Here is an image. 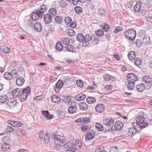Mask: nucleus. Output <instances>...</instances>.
<instances>
[{
    "instance_id": "603ef678",
    "label": "nucleus",
    "mask_w": 152,
    "mask_h": 152,
    "mask_svg": "<svg viewBox=\"0 0 152 152\" xmlns=\"http://www.w3.org/2000/svg\"><path fill=\"white\" fill-rule=\"evenodd\" d=\"M141 63V60L140 58H137L134 61V64L137 66L140 65Z\"/></svg>"
},
{
    "instance_id": "c03bdc74",
    "label": "nucleus",
    "mask_w": 152,
    "mask_h": 152,
    "mask_svg": "<svg viewBox=\"0 0 152 152\" xmlns=\"http://www.w3.org/2000/svg\"><path fill=\"white\" fill-rule=\"evenodd\" d=\"M143 81L145 82V84L146 83H149L151 82L152 80L151 78L148 76H143Z\"/></svg>"
},
{
    "instance_id": "f8f14e48",
    "label": "nucleus",
    "mask_w": 152,
    "mask_h": 152,
    "mask_svg": "<svg viewBox=\"0 0 152 152\" xmlns=\"http://www.w3.org/2000/svg\"><path fill=\"white\" fill-rule=\"evenodd\" d=\"M105 109L104 105L102 104H98L96 106L95 109L96 111L98 113H102Z\"/></svg>"
},
{
    "instance_id": "7c9ffc66",
    "label": "nucleus",
    "mask_w": 152,
    "mask_h": 152,
    "mask_svg": "<svg viewBox=\"0 0 152 152\" xmlns=\"http://www.w3.org/2000/svg\"><path fill=\"white\" fill-rule=\"evenodd\" d=\"M17 102L16 99L14 98L9 100L8 102V104L9 106L11 107H12L15 105Z\"/></svg>"
},
{
    "instance_id": "58836bf2",
    "label": "nucleus",
    "mask_w": 152,
    "mask_h": 152,
    "mask_svg": "<svg viewBox=\"0 0 152 152\" xmlns=\"http://www.w3.org/2000/svg\"><path fill=\"white\" fill-rule=\"evenodd\" d=\"M71 96H65L62 99V102H64L65 103H68L71 101Z\"/></svg>"
},
{
    "instance_id": "4be33fe9",
    "label": "nucleus",
    "mask_w": 152,
    "mask_h": 152,
    "mask_svg": "<svg viewBox=\"0 0 152 152\" xmlns=\"http://www.w3.org/2000/svg\"><path fill=\"white\" fill-rule=\"evenodd\" d=\"M86 97V96L84 94L80 93L76 95L75 97V99L76 100L82 101L84 100Z\"/></svg>"
},
{
    "instance_id": "c756f323",
    "label": "nucleus",
    "mask_w": 152,
    "mask_h": 152,
    "mask_svg": "<svg viewBox=\"0 0 152 152\" xmlns=\"http://www.w3.org/2000/svg\"><path fill=\"white\" fill-rule=\"evenodd\" d=\"M25 80L24 79L21 77L17 78L16 80V84L19 86L22 85L24 83Z\"/></svg>"
},
{
    "instance_id": "680f3d73",
    "label": "nucleus",
    "mask_w": 152,
    "mask_h": 152,
    "mask_svg": "<svg viewBox=\"0 0 152 152\" xmlns=\"http://www.w3.org/2000/svg\"><path fill=\"white\" fill-rule=\"evenodd\" d=\"M59 5L62 8H64L66 7L67 4L65 1H64V0H61L60 1V3H59Z\"/></svg>"
},
{
    "instance_id": "1a4fd4ad",
    "label": "nucleus",
    "mask_w": 152,
    "mask_h": 152,
    "mask_svg": "<svg viewBox=\"0 0 152 152\" xmlns=\"http://www.w3.org/2000/svg\"><path fill=\"white\" fill-rule=\"evenodd\" d=\"M90 121V119L86 117H82L78 118L76 120V121L78 123H87Z\"/></svg>"
},
{
    "instance_id": "423d86ee",
    "label": "nucleus",
    "mask_w": 152,
    "mask_h": 152,
    "mask_svg": "<svg viewBox=\"0 0 152 152\" xmlns=\"http://www.w3.org/2000/svg\"><path fill=\"white\" fill-rule=\"evenodd\" d=\"M64 83L63 81L59 80L56 83L55 87L54 88L55 91L56 93H58L61 89L63 87Z\"/></svg>"
},
{
    "instance_id": "338daca9",
    "label": "nucleus",
    "mask_w": 152,
    "mask_h": 152,
    "mask_svg": "<svg viewBox=\"0 0 152 152\" xmlns=\"http://www.w3.org/2000/svg\"><path fill=\"white\" fill-rule=\"evenodd\" d=\"M81 129L83 132H86L88 129V128L86 125H83L81 126Z\"/></svg>"
},
{
    "instance_id": "e2e57ef3",
    "label": "nucleus",
    "mask_w": 152,
    "mask_h": 152,
    "mask_svg": "<svg viewBox=\"0 0 152 152\" xmlns=\"http://www.w3.org/2000/svg\"><path fill=\"white\" fill-rule=\"evenodd\" d=\"M22 123L19 121H14L13 126L15 127H19L21 126Z\"/></svg>"
},
{
    "instance_id": "a878e982",
    "label": "nucleus",
    "mask_w": 152,
    "mask_h": 152,
    "mask_svg": "<svg viewBox=\"0 0 152 152\" xmlns=\"http://www.w3.org/2000/svg\"><path fill=\"white\" fill-rule=\"evenodd\" d=\"M81 141L80 139H77L75 141V147L77 151L80 149L82 146Z\"/></svg>"
},
{
    "instance_id": "f257e3e1",
    "label": "nucleus",
    "mask_w": 152,
    "mask_h": 152,
    "mask_svg": "<svg viewBox=\"0 0 152 152\" xmlns=\"http://www.w3.org/2000/svg\"><path fill=\"white\" fill-rule=\"evenodd\" d=\"M137 123L134 128H130L128 129V134L129 136H134L137 132H140L142 128V116L139 115L136 118Z\"/></svg>"
},
{
    "instance_id": "aec40b11",
    "label": "nucleus",
    "mask_w": 152,
    "mask_h": 152,
    "mask_svg": "<svg viewBox=\"0 0 152 152\" xmlns=\"http://www.w3.org/2000/svg\"><path fill=\"white\" fill-rule=\"evenodd\" d=\"M64 48L68 51L74 53L76 51L75 48L72 45H71L69 44L68 45H65L64 47Z\"/></svg>"
},
{
    "instance_id": "cd10ccee",
    "label": "nucleus",
    "mask_w": 152,
    "mask_h": 152,
    "mask_svg": "<svg viewBox=\"0 0 152 152\" xmlns=\"http://www.w3.org/2000/svg\"><path fill=\"white\" fill-rule=\"evenodd\" d=\"M42 114L43 116L48 119H51L53 117V115L50 114L48 111V110L43 111Z\"/></svg>"
},
{
    "instance_id": "412c9836",
    "label": "nucleus",
    "mask_w": 152,
    "mask_h": 152,
    "mask_svg": "<svg viewBox=\"0 0 152 152\" xmlns=\"http://www.w3.org/2000/svg\"><path fill=\"white\" fill-rule=\"evenodd\" d=\"M142 5V2L139 1L137 2L134 7V10L136 12L140 11L141 9V6Z\"/></svg>"
},
{
    "instance_id": "393cba45",
    "label": "nucleus",
    "mask_w": 152,
    "mask_h": 152,
    "mask_svg": "<svg viewBox=\"0 0 152 152\" xmlns=\"http://www.w3.org/2000/svg\"><path fill=\"white\" fill-rule=\"evenodd\" d=\"M51 100L55 103H58L61 102V99L59 97L54 95L52 96Z\"/></svg>"
},
{
    "instance_id": "49530a36",
    "label": "nucleus",
    "mask_w": 152,
    "mask_h": 152,
    "mask_svg": "<svg viewBox=\"0 0 152 152\" xmlns=\"http://www.w3.org/2000/svg\"><path fill=\"white\" fill-rule=\"evenodd\" d=\"M63 48V45L60 42H58L56 45V48L57 50L58 51H61Z\"/></svg>"
},
{
    "instance_id": "bf43d9fd",
    "label": "nucleus",
    "mask_w": 152,
    "mask_h": 152,
    "mask_svg": "<svg viewBox=\"0 0 152 152\" xmlns=\"http://www.w3.org/2000/svg\"><path fill=\"white\" fill-rule=\"evenodd\" d=\"M64 21L66 24L69 25L72 22V20L69 17H66L64 19Z\"/></svg>"
},
{
    "instance_id": "774afa93",
    "label": "nucleus",
    "mask_w": 152,
    "mask_h": 152,
    "mask_svg": "<svg viewBox=\"0 0 152 152\" xmlns=\"http://www.w3.org/2000/svg\"><path fill=\"white\" fill-rule=\"evenodd\" d=\"M136 44L137 46L139 48L141 47L142 45L141 40L139 39L136 40Z\"/></svg>"
},
{
    "instance_id": "0e129e2a",
    "label": "nucleus",
    "mask_w": 152,
    "mask_h": 152,
    "mask_svg": "<svg viewBox=\"0 0 152 152\" xmlns=\"http://www.w3.org/2000/svg\"><path fill=\"white\" fill-rule=\"evenodd\" d=\"M76 84L77 86H79L80 87H83V81L80 80H77L76 81Z\"/></svg>"
},
{
    "instance_id": "13d9d810",
    "label": "nucleus",
    "mask_w": 152,
    "mask_h": 152,
    "mask_svg": "<svg viewBox=\"0 0 152 152\" xmlns=\"http://www.w3.org/2000/svg\"><path fill=\"white\" fill-rule=\"evenodd\" d=\"M44 131L43 130H41L40 131L39 134V137L41 141L43 140Z\"/></svg>"
},
{
    "instance_id": "0eeeda50",
    "label": "nucleus",
    "mask_w": 152,
    "mask_h": 152,
    "mask_svg": "<svg viewBox=\"0 0 152 152\" xmlns=\"http://www.w3.org/2000/svg\"><path fill=\"white\" fill-rule=\"evenodd\" d=\"M96 135L95 131L92 129H89L88 132L86 133V138L88 140H90L93 139Z\"/></svg>"
},
{
    "instance_id": "f3484780",
    "label": "nucleus",
    "mask_w": 152,
    "mask_h": 152,
    "mask_svg": "<svg viewBox=\"0 0 152 152\" xmlns=\"http://www.w3.org/2000/svg\"><path fill=\"white\" fill-rule=\"evenodd\" d=\"M10 51V48L6 46H2L0 48V53L4 54L9 53Z\"/></svg>"
},
{
    "instance_id": "bb28decb",
    "label": "nucleus",
    "mask_w": 152,
    "mask_h": 152,
    "mask_svg": "<svg viewBox=\"0 0 152 152\" xmlns=\"http://www.w3.org/2000/svg\"><path fill=\"white\" fill-rule=\"evenodd\" d=\"M10 147L8 144L4 143L1 145V148L4 152H7L10 150Z\"/></svg>"
},
{
    "instance_id": "3c124183",
    "label": "nucleus",
    "mask_w": 152,
    "mask_h": 152,
    "mask_svg": "<svg viewBox=\"0 0 152 152\" xmlns=\"http://www.w3.org/2000/svg\"><path fill=\"white\" fill-rule=\"evenodd\" d=\"M112 77H113L112 76L107 73L105 74L104 76V79L106 81H108L111 80L112 79Z\"/></svg>"
},
{
    "instance_id": "ea45409f",
    "label": "nucleus",
    "mask_w": 152,
    "mask_h": 152,
    "mask_svg": "<svg viewBox=\"0 0 152 152\" xmlns=\"http://www.w3.org/2000/svg\"><path fill=\"white\" fill-rule=\"evenodd\" d=\"M96 127L98 131H103L104 130V126L99 123H96Z\"/></svg>"
},
{
    "instance_id": "9b49d317",
    "label": "nucleus",
    "mask_w": 152,
    "mask_h": 152,
    "mask_svg": "<svg viewBox=\"0 0 152 152\" xmlns=\"http://www.w3.org/2000/svg\"><path fill=\"white\" fill-rule=\"evenodd\" d=\"M53 17L47 13L45 14L43 17V20L45 23L46 24L50 23L52 21Z\"/></svg>"
},
{
    "instance_id": "39448f33",
    "label": "nucleus",
    "mask_w": 152,
    "mask_h": 152,
    "mask_svg": "<svg viewBox=\"0 0 152 152\" xmlns=\"http://www.w3.org/2000/svg\"><path fill=\"white\" fill-rule=\"evenodd\" d=\"M84 40L83 42L82 43V46L85 47L88 45H89V42L92 39H94V38L93 37V35H91L90 34H87L85 37H84Z\"/></svg>"
},
{
    "instance_id": "de8ad7c7",
    "label": "nucleus",
    "mask_w": 152,
    "mask_h": 152,
    "mask_svg": "<svg viewBox=\"0 0 152 152\" xmlns=\"http://www.w3.org/2000/svg\"><path fill=\"white\" fill-rule=\"evenodd\" d=\"M113 126H110L104 125V127L105 130L104 132H109L111 130H113Z\"/></svg>"
},
{
    "instance_id": "2eb2a0df",
    "label": "nucleus",
    "mask_w": 152,
    "mask_h": 152,
    "mask_svg": "<svg viewBox=\"0 0 152 152\" xmlns=\"http://www.w3.org/2000/svg\"><path fill=\"white\" fill-rule=\"evenodd\" d=\"M47 9V6L45 4L41 6L39 9H37V10L40 15L43 16L44 15V12L46 11Z\"/></svg>"
},
{
    "instance_id": "6e6d98bb",
    "label": "nucleus",
    "mask_w": 152,
    "mask_h": 152,
    "mask_svg": "<svg viewBox=\"0 0 152 152\" xmlns=\"http://www.w3.org/2000/svg\"><path fill=\"white\" fill-rule=\"evenodd\" d=\"M75 12L78 14L82 12V10L81 8L79 6H76L75 8Z\"/></svg>"
},
{
    "instance_id": "6ab92c4d",
    "label": "nucleus",
    "mask_w": 152,
    "mask_h": 152,
    "mask_svg": "<svg viewBox=\"0 0 152 152\" xmlns=\"http://www.w3.org/2000/svg\"><path fill=\"white\" fill-rule=\"evenodd\" d=\"M104 125H107L113 126L114 121L113 118H109L104 121Z\"/></svg>"
},
{
    "instance_id": "a211bd4d",
    "label": "nucleus",
    "mask_w": 152,
    "mask_h": 152,
    "mask_svg": "<svg viewBox=\"0 0 152 152\" xmlns=\"http://www.w3.org/2000/svg\"><path fill=\"white\" fill-rule=\"evenodd\" d=\"M143 33H145L143 34L145 35H144L143 37V42L145 45H148L151 42L150 37L148 35H146L145 32H143Z\"/></svg>"
},
{
    "instance_id": "4d7b16f0",
    "label": "nucleus",
    "mask_w": 152,
    "mask_h": 152,
    "mask_svg": "<svg viewBox=\"0 0 152 152\" xmlns=\"http://www.w3.org/2000/svg\"><path fill=\"white\" fill-rule=\"evenodd\" d=\"M96 33L97 36L102 37L104 34V32L102 30H99L95 32Z\"/></svg>"
},
{
    "instance_id": "6e6552de",
    "label": "nucleus",
    "mask_w": 152,
    "mask_h": 152,
    "mask_svg": "<svg viewBox=\"0 0 152 152\" xmlns=\"http://www.w3.org/2000/svg\"><path fill=\"white\" fill-rule=\"evenodd\" d=\"M128 82H134L138 80L137 77L132 73H129L127 76Z\"/></svg>"
},
{
    "instance_id": "c85d7f7f",
    "label": "nucleus",
    "mask_w": 152,
    "mask_h": 152,
    "mask_svg": "<svg viewBox=\"0 0 152 152\" xmlns=\"http://www.w3.org/2000/svg\"><path fill=\"white\" fill-rule=\"evenodd\" d=\"M77 111V108L76 106L72 105L68 109V112L70 114H73L76 113Z\"/></svg>"
},
{
    "instance_id": "20e7f679",
    "label": "nucleus",
    "mask_w": 152,
    "mask_h": 152,
    "mask_svg": "<svg viewBox=\"0 0 152 152\" xmlns=\"http://www.w3.org/2000/svg\"><path fill=\"white\" fill-rule=\"evenodd\" d=\"M135 31L133 29H129L125 31L124 33V36L130 40H134L136 36Z\"/></svg>"
},
{
    "instance_id": "a19ab883",
    "label": "nucleus",
    "mask_w": 152,
    "mask_h": 152,
    "mask_svg": "<svg viewBox=\"0 0 152 152\" xmlns=\"http://www.w3.org/2000/svg\"><path fill=\"white\" fill-rule=\"evenodd\" d=\"M4 77L8 80H10L12 78L11 73L9 72H6L4 74Z\"/></svg>"
},
{
    "instance_id": "8fccbe9b",
    "label": "nucleus",
    "mask_w": 152,
    "mask_h": 152,
    "mask_svg": "<svg viewBox=\"0 0 152 152\" xmlns=\"http://www.w3.org/2000/svg\"><path fill=\"white\" fill-rule=\"evenodd\" d=\"M128 84V88L130 90H133L135 84L134 82H129Z\"/></svg>"
},
{
    "instance_id": "69168bd1",
    "label": "nucleus",
    "mask_w": 152,
    "mask_h": 152,
    "mask_svg": "<svg viewBox=\"0 0 152 152\" xmlns=\"http://www.w3.org/2000/svg\"><path fill=\"white\" fill-rule=\"evenodd\" d=\"M110 151V152H118L119 151L117 147L113 146L111 148Z\"/></svg>"
},
{
    "instance_id": "09e8293b",
    "label": "nucleus",
    "mask_w": 152,
    "mask_h": 152,
    "mask_svg": "<svg viewBox=\"0 0 152 152\" xmlns=\"http://www.w3.org/2000/svg\"><path fill=\"white\" fill-rule=\"evenodd\" d=\"M99 14L102 16H104L106 15L105 10L103 8H100L98 10Z\"/></svg>"
},
{
    "instance_id": "a18cd8bd",
    "label": "nucleus",
    "mask_w": 152,
    "mask_h": 152,
    "mask_svg": "<svg viewBox=\"0 0 152 152\" xmlns=\"http://www.w3.org/2000/svg\"><path fill=\"white\" fill-rule=\"evenodd\" d=\"M50 136L48 132H46L44 137L43 140L49 141L50 140Z\"/></svg>"
},
{
    "instance_id": "7ed1b4c3",
    "label": "nucleus",
    "mask_w": 152,
    "mask_h": 152,
    "mask_svg": "<svg viewBox=\"0 0 152 152\" xmlns=\"http://www.w3.org/2000/svg\"><path fill=\"white\" fill-rule=\"evenodd\" d=\"M30 91L31 88L28 87L22 89V92L19 97L21 102H23L26 100L28 94L30 93Z\"/></svg>"
},
{
    "instance_id": "b1692460",
    "label": "nucleus",
    "mask_w": 152,
    "mask_h": 152,
    "mask_svg": "<svg viewBox=\"0 0 152 152\" xmlns=\"http://www.w3.org/2000/svg\"><path fill=\"white\" fill-rule=\"evenodd\" d=\"M34 28L35 30L37 32H39L42 29V26L41 23H40L38 22L35 24L34 26Z\"/></svg>"
},
{
    "instance_id": "4c0bfd02",
    "label": "nucleus",
    "mask_w": 152,
    "mask_h": 152,
    "mask_svg": "<svg viewBox=\"0 0 152 152\" xmlns=\"http://www.w3.org/2000/svg\"><path fill=\"white\" fill-rule=\"evenodd\" d=\"M10 73L12 75L13 78H15L19 76V74L18 73V71L15 69L12 70Z\"/></svg>"
},
{
    "instance_id": "864d4df0",
    "label": "nucleus",
    "mask_w": 152,
    "mask_h": 152,
    "mask_svg": "<svg viewBox=\"0 0 152 152\" xmlns=\"http://www.w3.org/2000/svg\"><path fill=\"white\" fill-rule=\"evenodd\" d=\"M67 34L69 36H73L75 34V32L71 29H68L67 31Z\"/></svg>"
},
{
    "instance_id": "052dcab7",
    "label": "nucleus",
    "mask_w": 152,
    "mask_h": 152,
    "mask_svg": "<svg viewBox=\"0 0 152 152\" xmlns=\"http://www.w3.org/2000/svg\"><path fill=\"white\" fill-rule=\"evenodd\" d=\"M143 8V14H144V15L145 18V16H149V15H150V9L148 10L147 9L145 10L144 9V8Z\"/></svg>"
},
{
    "instance_id": "e433bc0d",
    "label": "nucleus",
    "mask_w": 152,
    "mask_h": 152,
    "mask_svg": "<svg viewBox=\"0 0 152 152\" xmlns=\"http://www.w3.org/2000/svg\"><path fill=\"white\" fill-rule=\"evenodd\" d=\"M86 101L88 103L90 104L94 103L96 102V99L93 97H89L87 98Z\"/></svg>"
},
{
    "instance_id": "4468645a",
    "label": "nucleus",
    "mask_w": 152,
    "mask_h": 152,
    "mask_svg": "<svg viewBox=\"0 0 152 152\" xmlns=\"http://www.w3.org/2000/svg\"><path fill=\"white\" fill-rule=\"evenodd\" d=\"M123 126L124 124L122 122L120 121H117L115 124L114 128L115 129L118 130L121 129Z\"/></svg>"
},
{
    "instance_id": "72a5a7b5",
    "label": "nucleus",
    "mask_w": 152,
    "mask_h": 152,
    "mask_svg": "<svg viewBox=\"0 0 152 152\" xmlns=\"http://www.w3.org/2000/svg\"><path fill=\"white\" fill-rule=\"evenodd\" d=\"M8 99V96L6 94L3 93L0 96V102L3 103L6 102Z\"/></svg>"
},
{
    "instance_id": "79ce46f5",
    "label": "nucleus",
    "mask_w": 152,
    "mask_h": 152,
    "mask_svg": "<svg viewBox=\"0 0 152 152\" xmlns=\"http://www.w3.org/2000/svg\"><path fill=\"white\" fill-rule=\"evenodd\" d=\"M56 23H57L61 24L63 20V18L62 17L60 16H56L55 18Z\"/></svg>"
},
{
    "instance_id": "f03ea898",
    "label": "nucleus",
    "mask_w": 152,
    "mask_h": 152,
    "mask_svg": "<svg viewBox=\"0 0 152 152\" xmlns=\"http://www.w3.org/2000/svg\"><path fill=\"white\" fill-rule=\"evenodd\" d=\"M52 137L54 140V143L56 147L58 149L62 146H63L64 143V140L61 136L56 134L53 135Z\"/></svg>"
},
{
    "instance_id": "5fc2aeb1",
    "label": "nucleus",
    "mask_w": 152,
    "mask_h": 152,
    "mask_svg": "<svg viewBox=\"0 0 152 152\" xmlns=\"http://www.w3.org/2000/svg\"><path fill=\"white\" fill-rule=\"evenodd\" d=\"M137 91L140 92L142 91V83H141L137 85L136 86Z\"/></svg>"
},
{
    "instance_id": "2f4dec72",
    "label": "nucleus",
    "mask_w": 152,
    "mask_h": 152,
    "mask_svg": "<svg viewBox=\"0 0 152 152\" xmlns=\"http://www.w3.org/2000/svg\"><path fill=\"white\" fill-rule=\"evenodd\" d=\"M80 109L82 110H87L88 106L87 104L85 102H80L79 104Z\"/></svg>"
},
{
    "instance_id": "f704fd0d",
    "label": "nucleus",
    "mask_w": 152,
    "mask_h": 152,
    "mask_svg": "<svg viewBox=\"0 0 152 152\" xmlns=\"http://www.w3.org/2000/svg\"><path fill=\"white\" fill-rule=\"evenodd\" d=\"M74 145L73 142L72 141H70L67 142L63 145L64 148H65L69 149L72 148Z\"/></svg>"
},
{
    "instance_id": "5701e85b",
    "label": "nucleus",
    "mask_w": 152,
    "mask_h": 152,
    "mask_svg": "<svg viewBox=\"0 0 152 152\" xmlns=\"http://www.w3.org/2000/svg\"><path fill=\"white\" fill-rule=\"evenodd\" d=\"M20 92V89L19 88H16L14 89L12 92V95L13 96L14 98L17 97L19 96Z\"/></svg>"
},
{
    "instance_id": "473e14b6",
    "label": "nucleus",
    "mask_w": 152,
    "mask_h": 152,
    "mask_svg": "<svg viewBox=\"0 0 152 152\" xmlns=\"http://www.w3.org/2000/svg\"><path fill=\"white\" fill-rule=\"evenodd\" d=\"M128 56L130 61L133 60L135 58V53L134 51H131L128 53Z\"/></svg>"
},
{
    "instance_id": "ddd939ff",
    "label": "nucleus",
    "mask_w": 152,
    "mask_h": 152,
    "mask_svg": "<svg viewBox=\"0 0 152 152\" xmlns=\"http://www.w3.org/2000/svg\"><path fill=\"white\" fill-rule=\"evenodd\" d=\"M151 1V0H143V8L149 10L151 8L150 5Z\"/></svg>"
},
{
    "instance_id": "c9c22d12",
    "label": "nucleus",
    "mask_w": 152,
    "mask_h": 152,
    "mask_svg": "<svg viewBox=\"0 0 152 152\" xmlns=\"http://www.w3.org/2000/svg\"><path fill=\"white\" fill-rule=\"evenodd\" d=\"M76 39L79 42H83L85 38L83 34H79L76 36Z\"/></svg>"
},
{
    "instance_id": "9d476101",
    "label": "nucleus",
    "mask_w": 152,
    "mask_h": 152,
    "mask_svg": "<svg viewBox=\"0 0 152 152\" xmlns=\"http://www.w3.org/2000/svg\"><path fill=\"white\" fill-rule=\"evenodd\" d=\"M42 16V15H40L37 10L36 12H33L32 13L31 17L33 20L36 21L38 20L39 18L41 19Z\"/></svg>"
},
{
    "instance_id": "37998d69",
    "label": "nucleus",
    "mask_w": 152,
    "mask_h": 152,
    "mask_svg": "<svg viewBox=\"0 0 152 152\" xmlns=\"http://www.w3.org/2000/svg\"><path fill=\"white\" fill-rule=\"evenodd\" d=\"M61 42L64 45H68L70 42L69 39L68 38H63L61 39Z\"/></svg>"
},
{
    "instance_id": "dca6fc26",
    "label": "nucleus",
    "mask_w": 152,
    "mask_h": 152,
    "mask_svg": "<svg viewBox=\"0 0 152 152\" xmlns=\"http://www.w3.org/2000/svg\"><path fill=\"white\" fill-rule=\"evenodd\" d=\"M57 13V10L55 8L52 7L50 8L49 10L48 15H50L53 18L55 16Z\"/></svg>"
}]
</instances>
